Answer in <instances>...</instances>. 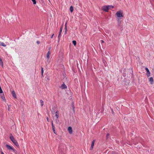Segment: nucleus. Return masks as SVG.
<instances>
[{"mask_svg":"<svg viewBox=\"0 0 154 154\" xmlns=\"http://www.w3.org/2000/svg\"><path fill=\"white\" fill-rule=\"evenodd\" d=\"M50 52L49 51L47 54V57L48 59H49L50 58Z\"/></svg>","mask_w":154,"mask_h":154,"instance_id":"nucleus-11","label":"nucleus"},{"mask_svg":"<svg viewBox=\"0 0 154 154\" xmlns=\"http://www.w3.org/2000/svg\"><path fill=\"white\" fill-rule=\"evenodd\" d=\"M51 126H52V128H53V127H54V125H53V122L52 121V122H51Z\"/></svg>","mask_w":154,"mask_h":154,"instance_id":"nucleus-27","label":"nucleus"},{"mask_svg":"<svg viewBox=\"0 0 154 154\" xmlns=\"http://www.w3.org/2000/svg\"><path fill=\"white\" fill-rule=\"evenodd\" d=\"M0 65L3 67V63L2 62V59L0 58Z\"/></svg>","mask_w":154,"mask_h":154,"instance_id":"nucleus-13","label":"nucleus"},{"mask_svg":"<svg viewBox=\"0 0 154 154\" xmlns=\"http://www.w3.org/2000/svg\"><path fill=\"white\" fill-rule=\"evenodd\" d=\"M111 111H112V113L113 114H114V112L113 111V109H112L111 108Z\"/></svg>","mask_w":154,"mask_h":154,"instance_id":"nucleus-23","label":"nucleus"},{"mask_svg":"<svg viewBox=\"0 0 154 154\" xmlns=\"http://www.w3.org/2000/svg\"><path fill=\"white\" fill-rule=\"evenodd\" d=\"M72 107H73V111H74V109H75V107L74 106H73Z\"/></svg>","mask_w":154,"mask_h":154,"instance_id":"nucleus-31","label":"nucleus"},{"mask_svg":"<svg viewBox=\"0 0 154 154\" xmlns=\"http://www.w3.org/2000/svg\"><path fill=\"white\" fill-rule=\"evenodd\" d=\"M109 134H107L106 135V137L107 138H108L109 136Z\"/></svg>","mask_w":154,"mask_h":154,"instance_id":"nucleus-25","label":"nucleus"},{"mask_svg":"<svg viewBox=\"0 0 154 154\" xmlns=\"http://www.w3.org/2000/svg\"><path fill=\"white\" fill-rule=\"evenodd\" d=\"M1 98L4 100H5V97L4 96H1Z\"/></svg>","mask_w":154,"mask_h":154,"instance_id":"nucleus-24","label":"nucleus"},{"mask_svg":"<svg viewBox=\"0 0 154 154\" xmlns=\"http://www.w3.org/2000/svg\"><path fill=\"white\" fill-rule=\"evenodd\" d=\"M56 122H58L59 121V120L58 119H56Z\"/></svg>","mask_w":154,"mask_h":154,"instance_id":"nucleus-35","label":"nucleus"},{"mask_svg":"<svg viewBox=\"0 0 154 154\" xmlns=\"http://www.w3.org/2000/svg\"><path fill=\"white\" fill-rule=\"evenodd\" d=\"M6 146L8 149L11 150L13 151H14L15 150V149L13 148L9 145L6 144Z\"/></svg>","mask_w":154,"mask_h":154,"instance_id":"nucleus-3","label":"nucleus"},{"mask_svg":"<svg viewBox=\"0 0 154 154\" xmlns=\"http://www.w3.org/2000/svg\"><path fill=\"white\" fill-rule=\"evenodd\" d=\"M10 138L15 145L17 146H19L18 143L11 134L10 135Z\"/></svg>","mask_w":154,"mask_h":154,"instance_id":"nucleus-1","label":"nucleus"},{"mask_svg":"<svg viewBox=\"0 0 154 154\" xmlns=\"http://www.w3.org/2000/svg\"><path fill=\"white\" fill-rule=\"evenodd\" d=\"M63 153L64 154H65V152H64H64H63Z\"/></svg>","mask_w":154,"mask_h":154,"instance_id":"nucleus-37","label":"nucleus"},{"mask_svg":"<svg viewBox=\"0 0 154 154\" xmlns=\"http://www.w3.org/2000/svg\"><path fill=\"white\" fill-rule=\"evenodd\" d=\"M95 142V140H93L92 141L91 144L90 149L91 150H92V149H93Z\"/></svg>","mask_w":154,"mask_h":154,"instance_id":"nucleus-5","label":"nucleus"},{"mask_svg":"<svg viewBox=\"0 0 154 154\" xmlns=\"http://www.w3.org/2000/svg\"><path fill=\"white\" fill-rule=\"evenodd\" d=\"M62 29H63V27H61L60 28V31H59V35H58V38H59V39L60 38V37H61V33L62 32Z\"/></svg>","mask_w":154,"mask_h":154,"instance_id":"nucleus-6","label":"nucleus"},{"mask_svg":"<svg viewBox=\"0 0 154 154\" xmlns=\"http://www.w3.org/2000/svg\"><path fill=\"white\" fill-rule=\"evenodd\" d=\"M41 105L42 107L44 105V101L42 100H40Z\"/></svg>","mask_w":154,"mask_h":154,"instance_id":"nucleus-16","label":"nucleus"},{"mask_svg":"<svg viewBox=\"0 0 154 154\" xmlns=\"http://www.w3.org/2000/svg\"><path fill=\"white\" fill-rule=\"evenodd\" d=\"M55 116L57 119L58 118V111H57L56 112Z\"/></svg>","mask_w":154,"mask_h":154,"instance_id":"nucleus-15","label":"nucleus"},{"mask_svg":"<svg viewBox=\"0 0 154 154\" xmlns=\"http://www.w3.org/2000/svg\"><path fill=\"white\" fill-rule=\"evenodd\" d=\"M32 2H33L34 4H36V1L35 0H32Z\"/></svg>","mask_w":154,"mask_h":154,"instance_id":"nucleus-21","label":"nucleus"},{"mask_svg":"<svg viewBox=\"0 0 154 154\" xmlns=\"http://www.w3.org/2000/svg\"><path fill=\"white\" fill-rule=\"evenodd\" d=\"M43 67L41 68V74L42 75H43Z\"/></svg>","mask_w":154,"mask_h":154,"instance_id":"nucleus-19","label":"nucleus"},{"mask_svg":"<svg viewBox=\"0 0 154 154\" xmlns=\"http://www.w3.org/2000/svg\"><path fill=\"white\" fill-rule=\"evenodd\" d=\"M110 7H112V8L114 7L112 5H105L102 7V9L105 12H108V10L110 8Z\"/></svg>","mask_w":154,"mask_h":154,"instance_id":"nucleus-2","label":"nucleus"},{"mask_svg":"<svg viewBox=\"0 0 154 154\" xmlns=\"http://www.w3.org/2000/svg\"><path fill=\"white\" fill-rule=\"evenodd\" d=\"M68 130L69 131V133L71 134L72 133V129L71 127H69L68 128Z\"/></svg>","mask_w":154,"mask_h":154,"instance_id":"nucleus-7","label":"nucleus"},{"mask_svg":"<svg viewBox=\"0 0 154 154\" xmlns=\"http://www.w3.org/2000/svg\"><path fill=\"white\" fill-rule=\"evenodd\" d=\"M52 130L53 131L54 133L56 134L55 130V127L52 128Z\"/></svg>","mask_w":154,"mask_h":154,"instance_id":"nucleus-20","label":"nucleus"},{"mask_svg":"<svg viewBox=\"0 0 154 154\" xmlns=\"http://www.w3.org/2000/svg\"><path fill=\"white\" fill-rule=\"evenodd\" d=\"M100 42H101V43L102 44V43H104V41H103V40H101L100 41Z\"/></svg>","mask_w":154,"mask_h":154,"instance_id":"nucleus-29","label":"nucleus"},{"mask_svg":"<svg viewBox=\"0 0 154 154\" xmlns=\"http://www.w3.org/2000/svg\"><path fill=\"white\" fill-rule=\"evenodd\" d=\"M65 30H66V31H67V28L66 26V23L65 25Z\"/></svg>","mask_w":154,"mask_h":154,"instance_id":"nucleus-22","label":"nucleus"},{"mask_svg":"<svg viewBox=\"0 0 154 154\" xmlns=\"http://www.w3.org/2000/svg\"><path fill=\"white\" fill-rule=\"evenodd\" d=\"M116 14L118 17H123L122 13L120 11L117 12Z\"/></svg>","mask_w":154,"mask_h":154,"instance_id":"nucleus-4","label":"nucleus"},{"mask_svg":"<svg viewBox=\"0 0 154 154\" xmlns=\"http://www.w3.org/2000/svg\"><path fill=\"white\" fill-rule=\"evenodd\" d=\"M72 43L75 46L76 45V42L75 41H73L72 42Z\"/></svg>","mask_w":154,"mask_h":154,"instance_id":"nucleus-18","label":"nucleus"},{"mask_svg":"<svg viewBox=\"0 0 154 154\" xmlns=\"http://www.w3.org/2000/svg\"><path fill=\"white\" fill-rule=\"evenodd\" d=\"M8 111H10V106H8Z\"/></svg>","mask_w":154,"mask_h":154,"instance_id":"nucleus-28","label":"nucleus"},{"mask_svg":"<svg viewBox=\"0 0 154 154\" xmlns=\"http://www.w3.org/2000/svg\"><path fill=\"white\" fill-rule=\"evenodd\" d=\"M110 8H112V7H110Z\"/></svg>","mask_w":154,"mask_h":154,"instance_id":"nucleus-36","label":"nucleus"},{"mask_svg":"<svg viewBox=\"0 0 154 154\" xmlns=\"http://www.w3.org/2000/svg\"><path fill=\"white\" fill-rule=\"evenodd\" d=\"M145 69L146 70L147 72H146L147 76L148 77H149V76L150 75V74L149 71L148 69L147 68H146H146Z\"/></svg>","mask_w":154,"mask_h":154,"instance_id":"nucleus-8","label":"nucleus"},{"mask_svg":"<svg viewBox=\"0 0 154 154\" xmlns=\"http://www.w3.org/2000/svg\"><path fill=\"white\" fill-rule=\"evenodd\" d=\"M54 34L52 35L51 37V38H53V36H54Z\"/></svg>","mask_w":154,"mask_h":154,"instance_id":"nucleus-32","label":"nucleus"},{"mask_svg":"<svg viewBox=\"0 0 154 154\" xmlns=\"http://www.w3.org/2000/svg\"><path fill=\"white\" fill-rule=\"evenodd\" d=\"M67 31H66V30H65V34H66V33H67Z\"/></svg>","mask_w":154,"mask_h":154,"instance_id":"nucleus-33","label":"nucleus"},{"mask_svg":"<svg viewBox=\"0 0 154 154\" xmlns=\"http://www.w3.org/2000/svg\"><path fill=\"white\" fill-rule=\"evenodd\" d=\"M1 152V154H4L3 152L2 151V149H1L0 150Z\"/></svg>","mask_w":154,"mask_h":154,"instance_id":"nucleus-26","label":"nucleus"},{"mask_svg":"<svg viewBox=\"0 0 154 154\" xmlns=\"http://www.w3.org/2000/svg\"><path fill=\"white\" fill-rule=\"evenodd\" d=\"M61 88L62 89H65L67 88V86L64 83H63L61 85Z\"/></svg>","mask_w":154,"mask_h":154,"instance_id":"nucleus-9","label":"nucleus"},{"mask_svg":"<svg viewBox=\"0 0 154 154\" xmlns=\"http://www.w3.org/2000/svg\"><path fill=\"white\" fill-rule=\"evenodd\" d=\"M149 81L151 82V84H153V79L152 77H151L149 78Z\"/></svg>","mask_w":154,"mask_h":154,"instance_id":"nucleus-12","label":"nucleus"},{"mask_svg":"<svg viewBox=\"0 0 154 154\" xmlns=\"http://www.w3.org/2000/svg\"><path fill=\"white\" fill-rule=\"evenodd\" d=\"M46 119H47V121H48V117H47V118H46Z\"/></svg>","mask_w":154,"mask_h":154,"instance_id":"nucleus-34","label":"nucleus"},{"mask_svg":"<svg viewBox=\"0 0 154 154\" xmlns=\"http://www.w3.org/2000/svg\"><path fill=\"white\" fill-rule=\"evenodd\" d=\"M12 96H13V97L14 98H16V95L15 94V93L14 91H12Z\"/></svg>","mask_w":154,"mask_h":154,"instance_id":"nucleus-10","label":"nucleus"},{"mask_svg":"<svg viewBox=\"0 0 154 154\" xmlns=\"http://www.w3.org/2000/svg\"><path fill=\"white\" fill-rule=\"evenodd\" d=\"M36 43L37 44H39L40 43V42L39 41H37Z\"/></svg>","mask_w":154,"mask_h":154,"instance_id":"nucleus-30","label":"nucleus"},{"mask_svg":"<svg viewBox=\"0 0 154 154\" xmlns=\"http://www.w3.org/2000/svg\"><path fill=\"white\" fill-rule=\"evenodd\" d=\"M0 45L4 47H6V45H5V43L3 42L0 43Z\"/></svg>","mask_w":154,"mask_h":154,"instance_id":"nucleus-14","label":"nucleus"},{"mask_svg":"<svg viewBox=\"0 0 154 154\" xmlns=\"http://www.w3.org/2000/svg\"><path fill=\"white\" fill-rule=\"evenodd\" d=\"M69 10L72 13L73 12V8L72 6L70 7Z\"/></svg>","mask_w":154,"mask_h":154,"instance_id":"nucleus-17","label":"nucleus"}]
</instances>
